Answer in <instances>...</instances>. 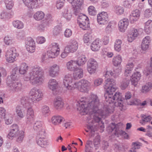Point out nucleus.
I'll return each mask as SVG.
<instances>
[{
	"label": "nucleus",
	"instance_id": "11",
	"mask_svg": "<svg viewBox=\"0 0 152 152\" xmlns=\"http://www.w3.org/2000/svg\"><path fill=\"white\" fill-rule=\"evenodd\" d=\"M25 45L26 50L28 52L32 53L35 51V42L31 38L29 37L26 39Z\"/></svg>",
	"mask_w": 152,
	"mask_h": 152
},
{
	"label": "nucleus",
	"instance_id": "62",
	"mask_svg": "<svg viewBox=\"0 0 152 152\" xmlns=\"http://www.w3.org/2000/svg\"><path fill=\"white\" fill-rule=\"evenodd\" d=\"M131 0H125L124 2V6L127 8H130L131 6Z\"/></svg>",
	"mask_w": 152,
	"mask_h": 152
},
{
	"label": "nucleus",
	"instance_id": "43",
	"mask_svg": "<svg viewBox=\"0 0 152 152\" xmlns=\"http://www.w3.org/2000/svg\"><path fill=\"white\" fill-rule=\"evenodd\" d=\"M122 61V58L119 55L114 56L113 59V62L114 66H116L120 64Z\"/></svg>",
	"mask_w": 152,
	"mask_h": 152
},
{
	"label": "nucleus",
	"instance_id": "46",
	"mask_svg": "<svg viewBox=\"0 0 152 152\" xmlns=\"http://www.w3.org/2000/svg\"><path fill=\"white\" fill-rule=\"evenodd\" d=\"M91 32H88L86 33L84 35L83 40L85 43H87L89 42L92 38Z\"/></svg>",
	"mask_w": 152,
	"mask_h": 152
},
{
	"label": "nucleus",
	"instance_id": "52",
	"mask_svg": "<svg viewBox=\"0 0 152 152\" xmlns=\"http://www.w3.org/2000/svg\"><path fill=\"white\" fill-rule=\"evenodd\" d=\"M13 39L11 37L8 36H6L4 38V42L7 45H10L12 43Z\"/></svg>",
	"mask_w": 152,
	"mask_h": 152
},
{
	"label": "nucleus",
	"instance_id": "56",
	"mask_svg": "<svg viewBox=\"0 0 152 152\" xmlns=\"http://www.w3.org/2000/svg\"><path fill=\"white\" fill-rule=\"evenodd\" d=\"M65 0H58L56 3V6L58 9H60L64 4Z\"/></svg>",
	"mask_w": 152,
	"mask_h": 152
},
{
	"label": "nucleus",
	"instance_id": "59",
	"mask_svg": "<svg viewBox=\"0 0 152 152\" xmlns=\"http://www.w3.org/2000/svg\"><path fill=\"white\" fill-rule=\"evenodd\" d=\"M133 146L132 148L135 150L136 149H139L141 146V143L138 142H133L132 143Z\"/></svg>",
	"mask_w": 152,
	"mask_h": 152
},
{
	"label": "nucleus",
	"instance_id": "58",
	"mask_svg": "<svg viewBox=\"0 0 152 152\" xmlns=\"http://www.w3.org/2000/svg\"><path fill=\"white\" fill-rule=\"evenodd\" d=\"M45 41V39L43 37H38L37 38V42L39 44H42L44 43Z\"/></svg>",
	"mask_w": 152,
	"mask_h": 152
},
{
	"label": "nucleus",
	"instance_id": "41",
	"mask_svg": "<svg viewBox=\"0 0 152 152\" xmlns=\"http://www.w3.org/2000/svg\"><path fill=\"white\" fill-rule=\"evenodd\" d=\"M13 15V12L12 11H10L8 12L3 11L1 14L0 17L2 19H6L10 18Z\"/></svg>",
	"mask_w": 152,
	"mask_h": 152
},
{
	"label": "nucleus",
	"instance_id": "28",
	"mask_svg": "<svg viewBox=\"0 0 152 152\" xmlns=\"http://www.w3.org/2000/svg\"><path fill=\"white\" fill-rule=\"evenodd\" d=\"M83 75V69L80 68H78L74 71L73 76L75 79H77L82 77Z\"/></svg>",
	"mask_w": 152,
	"mask_h": 152
},
{
	"label": "nucleus",
	"instance_id": "21",
	"mask_svg": "<svg viewBox=\"0 0 152 152\" xmlns=\"http://www.w3.org/2000/svg\"><path fill=\"white\" fill-rule=\"evenodd\" d=\"M37 144L42 148H46L49 144V141L45 137L36 139Z\"/></svg>",
	"mask_w": 152,
	"mask_h": 152
},
{
	"label": "nucleus",
	"instance_id": "27",
	"mask_svg": "<svg viewBox=\"0 0 152 152\" xmlns=\"http://www.w3.org/2000/svg\"><path fill=\"white\" fill-rule=\"evenodd\" d=\"M101 41L98 39L94 41L91 45V49L93 51H96L99 50L101 46Z\"/></svg>",
	"mask_w": 152,
	"mask_h": 152
},
{
	"label": "nucleus",
	"instance_id": "10",
	"mask_svg": "<svg viewBox=\"0 0 152 152\" xmlns=\"http://www.w3.org/2000/svg\"><path fill=\"white\" fill-rule=\"evenodd\" d=\"M18 55L16 49L14 48H12L8 50L6 53V60L9 63H12L15 61L16 57Z\"/></svg>",
	"mask_w": 152,
	"mask_h": 152
},
{
	"label": "nucleus",
	"instance_id": "36",
	"mask_svg": "<svg viewBox=\"0 0 152 152\" xmlns=\"http://www.w3.org/2000/svg\"><path fill=\"white\" fill-rule=\"evenodd\" d=\"M20 102L23 107L26 108L29 107L30 105V103L28 101V99L27 96H23L21 99Z\"/></svg>",
	"mask_w": 152,
	"mask_h": 152
},
{
	"label": "nucleus",
	"instance_id": "9",
	"mask_svg": "<svg viewBox=\"0 0 152 152\" xmlns=\"http://www.w3.org/2000/svg\"><path fill=\"white\" fill-rule=\"evenodd\" d=\"M89 83L85 80H82L78 82L74 83V89L77 88L81 92H86L88 91V88Z\"/></svg>",
	"mask_w": 152,
	"mask_h": 152
},
{
	"label": "nucleus",
	"instance_id": "45",
	"mask_svg": "<svg viewBox=\"0 0 152 152\" xmlns=\"http://www.w3.org/2000/svg\"><path fill=\"white\" fill-rule=\"evenodd\" d=\"M13 26L18 29H21L24 27V24L23 23L19 20H15L12 22Z\"/></svg>",
	"mask_w": 152,
	"mask_h": 152
},
{
	"label": "nucleus",
	"instance_id": "3",
	"mask_svg": "<svg viewBox=\"0 0 152 152\" xmlns=\"http://www.w3.org/2000/svg\"><path fill=\"white\" fill-rule=\"evenodd\" d=\"M24 132L22 130L20 131L18 125L16 124H13L10 127V132L8 134L7 137L10 139L15 137H17L16 141L18 142H21L23 141L24 137Z\"/></svg>",
	"mask_w": 152,
	"mask_h": 152
},
{
	"label": "nucleus",
	"instance_id": "51",
	"mask_svg": "<svg viewBox=\"0 0 152 152\" xmlns=\"http://www.w3.org/2000/svg\"><path fill=\"white\" fill-rule=\"evenodd\" d=\"M88 14L91 15H94L96 14V12L95 8L92 6H90L88 9Z\"/></svg>",
	"mask_w": 152,
	"mask_h": 152
},
{
	"label": "nucleus",
	"instance_id": "32",
	"mask_svg": "<svg viewBox=\"0 0 152 152\" xmlns=\"http://www.w3.org/2000/svg\"><path fill=\"white\" fill-rule=\"evenodd\" d=\"M142 120H140V123L142 125H144L147 123L150 122L152 119V117L150 115L146 116L143 114L141 115Z\"/></svg>",
	"mask_w": 152,
	"mask_h": 152
},
{
	"label": "nucleus",
	"instance_id": "57",
	"mask_svg": "<svg viewBox=\"0 0 152 152\" xmlns=\"http://www.w3.org/2000/svg\"><path fill=\"white\" fill-rule=\"evenodd\" d=\"M61 29L60 27L56 26L53 30V34L54 35L57 36L61 32Z\"/></svg>",
	"mask_w": 152,
	"mask_h": 152
},
{
	"label": "nucleus",
	"instance_id": "37",
	"mask_svg": "<svg viewBox=\"0 0 152 152\" xmlns=\"http://www.w3.org/2000/svg\"><path fill=\"white\" fill-rule=\"evenodd\" d=\"M41 112L42 115L46 117L49 116L50 114L49 107L46 105H44L42 107Z\"/></svg>",
	"mask_w": 152,
	"mask_h": 152
},
{
	"label": "nucleus",
	"instance_id": "13",
	"mask_svg": "<svg viewBox=\"0 0 152 152\" xmlns=\"http://www.w3.org/2000/svg\"><path fill=\"white\" fill-rule=\"evenodd\" d=\"M97 23L101 26L107 23L108 18L107 14L106 12H102L97 15Z\"/></svg>",
	"mask_w": 152,
	"mask_h": 152
},
{
	"label": "nucleus",
	"instance_id": "30",
	"mask_svg": "<svg viewBox=\"0 0 152 152\" xmlns=\"http://www.w3.org/2000/svg\"><path fill=\"white\" fill-rule=\"evenodd\" d=\"M144 31L147 34H150L152 31V20H148L145 25Z\"/></svg>",
	"mask_w": 152,
	"mask_h": 152
},
{
	"label": "nucleus",
	"instance_id": "34",
	"mask_svg": "<svg viewBox=\"0 0 152 152\" xmlns=\"http://www.w3.org/2000/svg\"><path fill=\"white\" fill-rule=\"evenodd\" d=\"M87 59L85 55H81L79 57L76 61L77 65L79 66H81L86 64Z\"/></svg>",
	"mask_w": 152,
	"mask_h": 152
},
{
	"label": "nucleus",
	"instance_id": "47",
	"mask_svg": "<svg viewBox=\"0 0 152 152\" xmlns=\"http://www.w3.org/2000/svg\"><path fill=\"white\" fill-rule=\"evenodd\" d=\"M6 8L9 10L11 9L14 5L13 0H4Z\"/></svg>",
	"mask_w": 152,
	"mask_h": 152
},
{
	"label": "nucleus",
	"instance_id": "22",
	"mask_svg": "<svg viewBox=\"0 0 152 152\" xmlns=\"http://www.w3.org/2000/svg\"><path fill=\"white\" fill-rule=\"evenodd\" d=\"M53 104L56 109L59 110L63 107L64 103L62 98L57 97L54 99Z\"/></svg>",
	"mask_w": 152,
	"mask_h": 152
},
{
	"label": "nucleus",
	"instance_id": "60",
	"mask_svg": "<svg viewBox=\"0 0 152 152\" xmlns=\"http://www.w3.org/2000/svg\"><path fill=\"white\" fill-rule=\"evenodd\" d=\"M72 31L69 29H66L64 33L65 36L67 38L70 37L72 35Z\"/></svg>",
	"mask_w": 152,
	"mask_h": 152
},
{
	"label": "nucleus",
	"instance_id": "33",
	"mask_svg": "<svg viewBox=\"0 0 152 152\" xmlns=\"http://www.w3.org/2000/svg\"><path fill=\"white\" fill-rule=\"evenodd\" d=\"M71 4L73 8L80 7L83 4V0H67Z\"/></svg>",
	"mask_w": 152,
	"mask_h": 152
},
{
	"label": "nucleus",
	"instance_id": "6",
	"mask_svg": "<svg viewBox=\"0 0 152 152\" xmlns=\"http://www.w3.org/2000/svg\"><path fill=\"white\" fill-rule=\"evenodd\" d=\"M10 79L8 77L7 80V84L9 89L13 92L20 91L22 88V84L20 81H11Z\"/></svg>",
	"mask_w": 152,
	"mask_h": 152
},
{
	"label": "nucleus",
	"instance_id": "7",
	"mask_svg": "<svg viewBox=\"0 0 152 152\" xmlns=\"http://www.w3.org/2000/svg\"><path fill=\"white\" fill-rule=\"evenodd\" d=\"M100 137L99 135H97L94 139V145L92 142L90 140H88L86 142L85 147V152H92L93 148L94 145L96 150L97 149L99 145Z\"/></svg>",
	"mask_w": 152,
	"mask_h": 152
},
{
	"label": "nucleus",
	"instance_id": "24",
	"mask_svg": "<svg viewBox=\"0 0 152 152\" xmlns=\"http://www.w3.org/2000/svg\"><path fill=\"white\" fill-rule=\"evenodd\" d=\"M26 109L19 105L16 107L15 112L19 118H22L24 117Z\"/></svg>",
	"mask_w": 152,
	"mask_h": 152
},
{
	"label": "nucleus",
	"instance_id": "31",
	"mask_svg": "<svg viewBox=\"0 0 152 152\" xmlns=\"http://www.w3.org/2000/svg\"><path fill=\"white\" fill-rule=\"evenodd\" d=\"M28 68V66L27 64L24 62L22 63L19 66V73L21 75H24L27 72Z\"/></svg>",
	"mask_w": 152,
	"mask_h": 152
},
{
	"label": "nucleus",
	"instance_id": "5",
	"mask_svg": "<svg viewBox=\"0 0 152 152\" xmlns=\"http://www.w3.org/2000/svg\"><path fill=\"white\" fill-rule=\"evenodd\" d=\"M29 94L31 96V99L32 102L37 103L41 100L43 96L42 90L36 87H34L31 89Z\"/></svg>",
	"mask_w": 152,
	"mask_h": 152
},
{
	"label": "nucleus",
	"instance_id": "25",
	"mask_svg": "<svg viewBox=\"0 0 152 152\" xmlns=\"http://www.w3.org/2000/svg\"><path fill=\"white\" fill-rule=\"evenodd\" d=\"M76 60H71L67 63L66 67L67 69L71 71H74L78 67H77Z\"/></svg>",
	"mask_w": 152,
	"mask_h": 152
},
{
	"label": "nucleus",
	"instance_id": "44",
	"mask_svg": "<svg viewBox=\"0 0 152 152\" xmlns=\"http://www.w3.org/2000/svg\"><path fill=\"white\" fill-rule=\"evenodd\" d=\"M122 43V41L120 39L116 40L114 43V49L115 51L119 52L121 50V45Z\"/></svg>",
	"mask_w": 152,
	"mask_h": 152
},
{
	"label": "nucleus",
	"instance_id": "55",
	"mask_svg": "<svg viewBox=\"0 0 152 152\" xmlns=\"http://www.w3.org/2000/svg\"><path fill=\"white\" fill-rule=\"evenodd\" d=\"M5 123L7 125L11 124L13 122L12 118L11 115H7L5 118Z\"/></svg>",
	"mask_w": 152,
	"mask_h": 152
},
{
	"label": "nucleus",
	"instance_id": "42",
	"mask_svg": "<svg viewBox=\"0 0 152 152\" xmlns=\"http://www.w3.org/2000/svg\"><path fill=\"white\" fill-rule=\"evenodd\" d=\"M48 48L49 50H52L55 52H58L60 53V49L59 45L56 43H53L49 46Z\"/></svg>",
	"mask_w": 152,
	"mask_h": 152
},
{
	"label": "nucleus",
	"instance_id": "15",
	"mask_svg": "<svg viewBox=\"0 0 152 152\" xmlns=\"http://www.w3.org/2000/svg\"><path fill=\"white\" fill-rule=\"evenodd\" d=\"M26 115V122L27 123L30 124L32 123L34 121V112L33 109L30 107H27Z\"/></svg>",
	"mask_w": 152,
	"mask_h": 152
},
{
	"label": "nucleus",
	"instance_id": "61",
	"mask_svg": "<svg viewBox=\"0 0 152 152\" xmlns=\"http://www.w3.org/2000/svg\"><path fill=\"white\" fill-rule=\"evenodd\" d=\"M135 38L137 37L139 34L138 31L137 29L133 28L132 31L130 33Z\"/></svg>",
	"mask_w": 152,
	"mask_h": 152
},
{
	"label": "nucleus",
	"instance_id": "1",
	"mask_svg": "<svg viewBox=\"0 0 152 152\" xmlns=\"http://www.w3.org/2000/svg\"><path fill=\"white\" fill-rule=\"evenodd\" d=\"M121 71V68H118L113 71H107L104 74L106 78L104 88L106 91L104 96L107 106L105 105L102 109H98L99 100L96 95H91L89 99L82 97L77 102V109L81 115L88 113L91 114L87 117V129H85L87 132L94 133L98 128L103 131L104 123L101 121V118H105L113 112L112 106L122 107L124 98L122 97L121 93L115 92L117 88L115 81L108 78L111 76L115 78L118 77Z\"/></svg>",
	"mask_w": 152,
	"mask_h": 152
},
{
	"label": "nucleus",
	"instance_id": "48",
	"mask_svg": "<svg viewBox=\"0 0 152 152\" xmlns=\"http://www.w3.org/2000/svg\"><path fill=\"white\" fill-rule=\"evenodd\" d=\"M59 54L57 51L55 52L49 49L47 53V56L49 58H54Z\"/></svg>",
	"mask_w": 152,
	"mask_h": 152
},
{
	"label": "nucleus",
	"instance_id": "12",
	"mask_svg": "<svg viewBox=\"0 0 152 152\" xmlns=\"http://www.w3.org/2000/svg\"><path fill=\"white\" fill-rule=\"evenodd\" d=\"M98 66V64L96 61L93 59H90L87 63V69L90 74L94 73Z\"/></svg>",
	"mask_w": 152,
	"mask_h": 152
},
{
	"label": "nucleus",
	"instance_id": "63",
	"mask_svg": "<svg viewBox=\"0 0 152 152\" xmlns=\"http://www.w3.org/2000/svg\"><path fill=\"white\" fill-rule=\"evenodd\" d=\"M151 41V38L149 36H147L143 38L142 42L150 45Z\"/></svg>",
	"mask_w": 152,
	"mask_h": 152
},
{
	"label": "nucleus",
	"instance_id": "38",
	"mask_svg": "<svg viewBox=\"0 0 152 152\" xmlns=\"http://www.w3.org/2000/svg\"><path fill=\"white\" fill-rule=\"evenodd\" d=\"M45 15V14L43 12L38 11L34 14L33 18L36 20L39 21L42 20Z\"/></svg>",
	"mask_w": 152,
	"mask_h": 152
},
{
	"label": "nucleus",
	"instance_id": "16",
	"mask_svg": "<svg viewBox=\"0 0 152 152\" xmlns=\"http://www.w3.org/2000/svg\"><path fill=\"white\" fill-rule=\"evenodd\" d=\"M140 11L138 9L132 11L129 17V21L131 23L136 22L139 19L140 15Z\"/></svg>",
	"mask_w": 152,
	"mask_h": 152
},
{
	"label": "nucleus",
	"instance_id": "19",
	"mask_svg": "<svg viewBox=\"0 0 152 152\" xmlns=\"http://www.w3.org/2000/svg\"><path fill=\"white\" fill-rule=\"evenodd\" d=\"M60 67L59 66L54 64L51 66L49 70L50 76L52 77H55L59 74Z\"/></svg>",
	"mask_w": 152,
	"mask_h": 152
},
{
	"label": "nucleus",
	"instance_id": "4",
	"mask_svg": "<svg viewBox=\"0 0 152 152\" xmlns=\"http://www.w3.org/2000/svg\"><path fill=\"white\" fill-rule=\"evenodd\" d=\"M71 74L66 75L63 79V84L65 88V92L69 93L74 89V83Z\"/></svg>",
	"mask_w": 152,
	"mask_h": 152
},
{
	"label": "nucleus",
	"instance_id": "20",
	"mask_svg": "<svg viewBox=\"0 0 152 152\" xmlns=\"http://www.w3.org/2000/svg\"><path fill=\"white\" fill-rule=\"evenodd\" d=\"M78 43L77 41L75 39H72L69 41V45L66 47L68 48L71 53L75 52L78 48Z\"/></svg>",
	"mask_w": 152,
	"mask_h": 152
},
{
	"label": "nucleus",
	"instance_id": "18",
	"mask_svg": "<svg viewBox=\"0 0 152 152\" xmlns=\"http://www.w3.org/2000/svg\"><path fill=\"white\" fill-rule=\"evenodd\" d=\"M129 20L127 18H124L119 22L118 26L120 31L124 32L127 29L129 25Z\"/></svg>",
	"mask_w": 152,
	"mask_h": 152
},
{
	"label": "nucleus",
	"instance_id": "64",
	"mask_svg": "<svg viewBox=\"0 0 152 152\" xmlns=\"http://www.w3.org/2000/svg\"><path fill=\"white\" fill-rule=\"evenodd\" d=\"M140 79H138L132 77H131V83L132 85L134 86H136L137 85L138 82Z\"/></svg>",
	"mask_w": 152,
	"mask_h": 152
},
{
	"label": "nucleus",
	"instance_id": "50",
	"mask_svg": "<svg viewBox=\"0 0 152 152\" xmlns=\"http://www.w3.org/2000/svg\"><path fill=\"white\" fill-rule=\"evenodd\" d=\"M37 133L36 137V139L42 138V137H45V133L44 129H42L41 130H39Z\"/></svg>",
	"mask_w": 152,
	"mask_h": 152
},
{
	"label": "nucleus",
	"instance_id": "23",
	"mask_svg": "<svg viewBox=\"0 0 152 152\" xmlns=\"http://www.w3.org/2000/svg\"><path fill=\"white\" fill-rule=\"evenodd\" d=\"M58 83L56 80L51 79L49 80L48 83V87L50 90L54 91L57 89Z\"/></svg>",
	"mask_w": 152,
	"mask_h": 152
},
{
	"label": "nucleus",
	"instance_id": "2",
	"mask_svg": "<svg viewBox=\"0 0 152 152\" xmlns=\"http://www.w3.org/2000/svg\"><path fill=\"white\" fill-rule=\"evenodd\" d=\"M25 81L29 80L30 83L33 86H39L44 82V71L39 66L34 67L28 73V76H25Z\"/></svg>",
	"mask_w": 152,
	"mask_h": 152
},
{
	"label": "nucleus",
	"instance_id": "35",
	"mask_svg": "<svg viewBox=\"0 0 152 152\" xmlns=\"http://www.w3.org/2000/svg\"><path fill=\"white\" fill-rule=\"evenodd\" d=\"M130 80L127 78H123L120 82V87L122 90L126 89L129 84Z\"/></svg>",
	"mask_w": 152,
	"mask_h": 152
},
{
	"label": "nucleus",
	"instance_id": "17",
	"mask_svg": "<svg viewBox=\"0 0 152 152\" xmlns=\"http://www.w3.org/2000/svg\"><path fill=\"white\" fill-rule=\"evenodd\" d=\"M23 3L29 9L36 8L40 0H22Z\"/></svg>",
	"mask_w": 152,
	"mask_h": 152
},
{
	"label": "nucleus",
	"instance_id": "26",
	"mask_svg": "<svg viewBox=\"0 0 152 152\" xmlns=\"http://www.w3.org/2000/svg\"><path fill=\"white\" fill-rule=\"evenodd\" d=\"M18 69L17 67H16L12 70L10 75L11 78L12 80V81H20L19 80V75L16 73Z\"/></svg>",
	"mask_w": 152,
	"mask_h": 152
},
{
	"label": "nucleus",
	"instance_id": "40",
	"mask_svg": "<svg viewBox=\"0 0 152 152\" xmlns=\"http://www.w3.org/2000/svg\"><path fill=\"white\" fill-rule=\"evenodd\" d=\"M62 16L67 21L70 20L72 17V13L67 8L65 9L62 12Z\"/></svg>",
	"mask_w": 152,
	"mask_h": 152
},
{
	"label": "nucleus",
	"instance_id": "8",
	"mask_svg": "<svg viewBox=\"0 0 152 152\" xmlns=\"http://www.w3.org/2000/svg\"><path fill=\"white\" fill-rule=\"evenodd\" d=\"M77 20L79 26L83 30H85L89 27V19L85 15L80 14L77 17Z\"/></svg>",
	"mask_w": 152,
	"mask_h": 152
},
{
	"label": "nucleus",
	"instance_id": "49",
	"mask_svg": "<svg viewBox=\"0 0 152 152\" xmlns=\"http://www.w3.org/2000/svg\"><path fill=\"white\" fill-rule=\"evenodd\" d=\"M42 124L40 121H37L35 122L34 126V130L36 131H38L39 130H41L43 129L42 127Z\"/></svg>",
	"mask_w": 152,
	"mask_h": 152
},
{
	"label": "nucleus",
	"instance_id": "14",
	"mask_svg": "<svg viewBox=\"0 0 152 152\" xmlns=\"http://www.w3.org/2000/svg\"><path fill=\"white\" fill-rule=\"evenodd\" d=\"M52 20V17L50 15H48L46 16L45 19L44 20L42 23L38 25L37 29L40 32H43L45 31L46 28L50 23Z\"/></svg>",
	"mask_w": 152,
	"mask_h": 152
},
{
	"label": "nucleus",
	"instance_id": "29",
	"mask_svg": "<svg viewBox=\"0 0 152 152\" xmlns=\"http://www.w3.org/2000/svg\"><path fill=\"white\" fill-rule=\"evenodd\" d=\"M152 88V83L148 82L142 86L141 91L144 94H146L151 91Z\"/></svg>",
	"mask_w": 152,
	"mask_h": 152
},
{
	"label": "nucleus",
	"instance_id": "39",
	"mask_svg": "<svg viewBox=\"0 0 152 152\" xmlns=\"http://www.w3.org/2000/svg\"><path fill=\"white\" fill-rule=\"evenodd\" d=\"M113 11L117 15H120L124 13V9L122 6L116 5L114 7Z\"/></svg>",
	"mask_w": 152,
	"mask_h": 152
},
{
	"label": "nucleus",
	"instance_id": "53",
	"mask_svg": "<svg viewBox=\"0 0 152 152\" xmlns=\"http://www.w3.org/2000/svg\"><path fill=\"white\" fill-rule=\"evenodd\" d=\"M114 27V24L110 22L108 24L105 28V31L107 33H110L112 31Z\"/></svg>",
	"mask_w": 152,
	"mask_h": 152
},
{
	"label": "nucleus",
	"instance_id": "54",
	"mask_svg": "<svg viewBox=\"0 0 152 152\" xmlns=\"http://www.w3.org/2000/svg\"><path fill=\"white\" fill-rule=\"evenodd\" d=\"M71 52L69 51L68 48L65 47L64 51L61 53V58H65Z\"/></svg>",
	"mask_w": 152,
	"mask_h": 152
}]
</instances>
